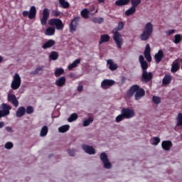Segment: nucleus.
I'll use <instances>...</instances> for the list:
<instances>
[{"label":"nucleus","mask_w":182,"mask_h":182,"mask_svg":"<svg viewBox=\"0 0 182 182\" xmlns=\"http://www.w3.org/2000/svg\"><path fill=\"white\" fill-rule=\"evenodd\" d=\"M123 28H124V23H123V21H119L115 28L112 30V38L118 49H122V46H123V43L124 42L122 34L119 32V31H123Z\"/></svg>","instance_id":"nucleus-1"},{"label":"nucleus","mask_w":182,"mask_h":182,"mask_svg":"<svg viewBox=\"0 0 182 182\" xmlns=\"http://www.w3.org/2000/svg\"><path fill=\"white\" fill-rule=\"evenodd\" d=\"M134 95L135 100H140L141 97L145 96L146 91H144V89L141 88L140 86L137 85H134L131 86L128 90V91L127 92V97H132Z\"/></svg>","instance_id":"nucleus-2"},{"label":"nucleus","mask_w":182,"mask_h":182,"mask_svg":"<svg viewBox=\"0 0 182 182\" xmlns=\"http://www.w3.org/2000/svg\"><path fill=\"white\" fill-rule=\"evenodd\" d=\"M153 31H154L153 24L150 22L147 23L144 26V31L140 36L141 41H148L150 36L153 35Z\"/></svg>","instance_id":"nucleus-3"},{"label":"nucleus","mask_w":182,"mask_h":182,"mask_svg":"<svg viewBox=\"0 0 182 182\" xmlns=\"http://www.w3.org/2000/svg\"><path fill=\"white\" fill-rule=\"evenodd\" d=\"M48 23L51 26H55L57 31H62L65 28L63 22L60 18H51L49 20Z\"/></svg>","instance_id":"nucleus-4"},{"label":"nucleus","mask_w":182,"mask_h":182,"mask_svg":"<svg viewBox=\"0 0 182 182\" xmlns=\"http://www.w3.org/2000/svg\"><path fill=\"white\" fill-rule=\"evenodd\" d=\"M21 76H19V74L16 73L11 84V89H13V90H16L18 87H21Z\"/></svg>","instance_id":"nucleus-5"},{"label":"nucleus","mask_w":182,"mask_h":182,"mask_svg":"<svg viewBox=\"0 0 182 182\" xmlns=\"http://www.w3.org/2000/svg\"><path fill=\"white\" fill-rule=\"evenodd\" d=\"M22 15L25 18H26V16H28V19H33L36 17V7H35V6H32L30 8L29 11H23Z\"/></svg>","instance_id":"nucleus-6"},{"label":"nucleus","mask_w":182,"mask_h":182,"mask_svg":"<svg viewBox=\"0 0 182 182\" xmlns=\"http://www.w3.org/2000/svg\"><path fill=\"white\" fill-rule=\"evenodd\" d=\"M100 160L103 163L105 168H112V164L110 163V161H109V158L107 157V154L106 153L102 152L100 154Z\"/></svg>","instance_id":"nucleus-7"},{"label":"nucleus","mask_w":182,"mask_h":182,"mask_svg":"<svg viewBox=\"0 0 182 182\" xmlns=\"http://www.w3.org/2000/svg\"><path fill=\"white\" fill-rule=\"evenodd\" d=\"M121 113L124 115L125 119H132V117H134V109H132L130 108H123L121 110Z\"/></svg>","instance_id":"nucleus-8"},{"label":"nucleus","mask_w":182,"mask_h":182,"mask_svg":"<svg viewBox=\"0 0 182 182\" xmlns=\"http://www.w3.org/2000/svg\"><path fill=\"white\" fill-rule=\"evenodd\" d=\"M79 21H80V17H75L70 23V31L76 32L77 25H79Z\"/></svg>","instance_id":"nucleus-9"},{"label":"nucleus","mask_w":182,"mask_h":182,"mask_svg":"<svg viewBox=\"0 0 182 182\" xmlns=\"http://www.w3.org/2000/svg\"><path fill=\"white\" fill-rule=\"evenodd\" d=\"M153 79V73L149 72L148 73L146 71H142V75H141V82H144L145 83H147L150 82Z\"/></svg>","instance_id":"nucleus-10"},{"label":"nucleus","mask_w":182,"mask_h":182,"mask_svg":"<svg viewBox=\"0 0 182 182\" xmlns=\"http://www.w3.org/2000/svg\"><path fill=\"white\" fill-rule=\"evenodd\" d=\"M49 10L48 9H44L43 10V17L41 18V23L43 26H45L48 23V19H49Z\"/></svg>","instance_id":"nucleus-11"},{"label":"nucleus","mask_w":182,"mask_h":182,"mask_svg":"<svg viewBox=\"0 0 182 182\" xmlns=\"http://www.w3.org/2000/svg\"><path fill=\"white\" fill-rule=\"evenodd\" d=\"M7 100L11 105H14L15 107H18L19 106V101L16 99V96L14 94H8Z\"/></svg>","instance_id":"nucleus-12"},{"label":"nucleus","mask_w":182,"mask_h":182,"mask_svg":"<svg viewBox=\"0 0 182 182\" xmlns=\"http://www.w3.org/2000/svg\"><path fill=\"white\" fill-rule=\"evenodd\" d=\"M151 51V48H150V44H146L145 47V50L144 52V58L146 59L147 62H151V54L150 52Z\"/></svg>","instance_id":"nucleus-13"},{"label":"nucleus","mask_w":182,"mask_h":182,"mask_svg":"<svg viewBox=\"0 0 182 182\" xmlns=\"http://www.w3.org/2000/svg\"><path fill=\"white\" fill-rule=\"evenodd\" d=\"M113 85H114V80L105 79L102 82L101 87L106 90L109 89V87H111V86H113Z\"/></svg>","instance_id":"nucleus-14"},{"label":"nucleus","mask_w":182,"mask_h":182,"mask_svg":"<svg viewBox=\"0 0 182 182\" xmlns=\"http://www.w3.org/2000/svg\"><path fill=\"white\" fill-rule=\"evenodd\" d=\"M82 149L85 153H87V154H96V151L95 150V148L93 146L82 144Z\"/></svg>","instance_id":"nucleus-15"},{"label":"nucleus","mask_w":182,"mask_h":182,"mask_svg":"<svg viewBox=\"0 0 182 182\" xmlns=\"http://www.w3.org/2000/svg\"><path fill=\"white\" fill-rule=\"evenodd\" d=\"M161 146L164 150L168 151V150L173 147V142H171V141H163Z\"/></svg>","instance_id":"nucleus-16"},{"label":"nucleus","mask_w":182,"mask_h":182,"mask_svg":"<svg viewBox=\"0 0 182 182\" xmlns=\"http://www.w3.org/2000/svg\"><path fill=\"white\" fill-rule=\"evenodd\" d=\"M107 66H108L109 70H112V72L117 70L118 68L117 64L114 63L112 59L107 60Z\"/></svg>","instance_id":"nucleus-17"},{"label":"nucleus","mask_w":182,"mask_h":182,"mask_svg":"<svg viewBox=\"0 0 182 182\" xmlns=\"http://www.w3.org/2000/svg\"><path fill=\"white\" fill-rule=\"evenodd\" d=\"M163 58H164V53H163V50H159L154 56L156 63H160Z\"/></svg>","instance_id":"nucleus-18"},{"label":"nucleus","mask_w":182,"mask_h":182,"mask_svg":"<svg viewBox=\"0 0 182 182\" xmlns=\"http://www.w3.org/2000/svg\"><path fill=\"white\" fill-rule=\"evenodd\" d=\"M65 84H66V77L65 76L60 77L55 80V85L59 87H63V86H65Z\"/></svg>","instance_id":"nucleus-19"},{"label":"nucleus","mask_w":182,"mask_h":182,"mask_svg":"<svg viewBox=\"0 0 182 182\" xmlns=\"http://www.w3.org/2000/svg\"><path fill=\"white\" fill-rule=\"evenodd\" d=\"M1 109H3L1 111L2 112L6 115L9 116V114L11 113L10 110L12 109V107L10 105H8V104L3 103L1 105Z\"/></svg>","instance_id":"nucleus-20"},{"label":"nucleus","mask_w":182,"mask_h":182,"mask_svg":"<svg viewBox=\"0 0 182 182\" xmlns=\"http://www.w3.org/2000/svg\"><path fill=\"white\" fill-rule=\"evenodd\" d=\"M26 114V109H25V107H18L16 112V117H22L23 116H25Z\"/></svg>","instance_id":"nucleus-21"},{"label":"nucleus","mask_w":182,"mask_h":182,"mask_svg":"<svg viewBox=\"0 0 182 182\" xmlns=\"http://www.w3.org/2000/svg\"><path fill=\"white\" fill-rule=\"evenodd\" d=\"M110 41V36L109 34H102L100 36V41H99V45L105 43V42H109Z\"/></svg>","instance_id":"nucleus-22"},{"label":"nucleus","mask_w":182,"mask_h":182,"mask_svg":"<svg viewBox=\"0 0 182 182\" xmlns=\"http://www.w3.org/2000/svg\"><path fill=\"white\" fill-rule=\"evenodd\" d=\"M179 70H180V63H178L177 60L173 61L172 63L171 72H172V73H176V72L178 71Z\"/></svg>","instance_id":"nucleus-23"},{"label":"nucleus","mask_w":182,"mask_h":182,"mask_svg":"<svg viewBox=\"0 0 182 182\" xmlns=\"http://www.w3.org/2000/svg\"><path fill=\"white\" fill-rule=\"evenodd\" d=\"M130 4V0H117L115 1V5L117 6H124Z\"/></svg>","instance_id":"nucleus-24"},{"label":"nucleus","mask_w":182,"mask_h":182,"mask_svg":"<svg viewBox=\"0 0 182 182\" xmlns=\"http://www.w3.org/2000/svg\"><path fill=\"white\" fill-rule=\"evenodd\" d=\"M136 8H137V6L132 4L131 8L125 11L126 16H130V15H133V14L136 12Z\"/></svg>","instance_id":"nucleus-25"},{"label":"nucleus","mask_w":182,"mask_h":182,"mask_svg":"<svg viewBox=\"0 0 182 182\" xmlns=\"http://www.w3.org/2000/svg\"><path fill=\"white\" fill-rule=\"evenodd\" d=\"M53 45H55V40L50 39L43 45L42 48L43 49H48L52 48Z\"/></svg>","instance_id":"nucleus-26"},{"label":"nucleus","mask_w":182,"mask_h":182,"mask_svg":"<svg viewBox=\"0 0 182 182\" xmlns=\"http://www.w3.org/2000/svg\"><path fill=\"white\" fill-rule=\"evenodd\" d=\"M46 36H53L55 35V27H48L45 31Z\"/></svg>","instance_id":"nucleus-27"},{"label":"nucleus","mask_w":182,"mask_h":182,"mask_svg":"<svg viewBox=\"0 0 182 182\" xmlns=\"http://www.w3.org/2000/svg\"><path fill=\"white\" fill-rule=\"evenodd\" d=\"M163 85H170L171 83V75H165L164 79L162 80Z\"/></svg>","instance_id":"nucleus-28"},{"label":"nucleus","mask_w":182,"mask_h":182,"mask_svg":"<svg viewBox=\"0 0 182 182\" xmlns=\"http://www.w3.org/2000/svg\"><path fill=\"white\" fill-rule=\"evenodd\" d=\"M80 63V59H76L71 64H70L68 67V70H72V69L76 68L77 65Z\"/></svg>","instance_id":"nucleus-29"},{"label":"nucleus","mask_w":182,"mask_h":182,"mask_svg":"<svg viewBox=\"0 0 182 182\" xmlns=\"http://www.w3.org/2000/svg\"><path fill=\"white\" fill-rule=\"evenodd\" d=\"M58 1L60 6L64 9H68V8L70 6V4H69V2L66 1V0H58Z\"/></svg>","instance_id":"nucleus-30"},{"label":"nucleus","mask_w":182,"mask_h":182,"mask_svg":"<svg viewBox=\"0 0 182 182\" xmlns=\"http://www.w3.org/2000/svg\"><path fill=\"white\" fill-rule=\"evenodd\" d=\"M59 58V53L56 51H53L49 55L50 60H56Z\"/></svg>","instance_id":"nucleus-31"},{"label":"nucleus","mask_w":182,"mask_h":182,"mask_svg":"<svg viewBox=\"0 0 182 182\" xmlns=\"http://www.w3.org/2000/svg\"><path fill=\"white\" fill-rule=\"evenodd\" d=\"M89 14H90V11L87 9H84L81 11V16L84 18V19H88L89 18Z\"/></svg>","instance_id":"nucleus-32"},{"label":"nucleus","mask_w":182,"mask_h":182,"mask_svg":"<svg viewBox=\"0 0 182 182\" xmlns=\"http://www.w3.org/2000/svg\"><path fill=\"white\" fill-rule=\"evenodd\" d=\"M75 120H77V114L73 113L70 114V117H68V122L72 123V122H75Z\"/></svg>","instance_id":"nucleus-33"},{"label":"nucleus","mask_w":182,"mask_h":182,"mask_svg":"<svg viewBox=\"0 0 182 182\" xmlns=\"http://www.w3.org/2000/svg\"><path fill=\"white\" fill-rule=\"evenodd\" d=\"M63 73H65V70H63V68H57L55 71V76L59 77V76H61Z\"/></svg>","instance_id":"nucleus-34"},{"label":"nucleus","mask_w":182,"mask_h":182,"mask_svg":"<svg viewBox=\"0 0 182 182\" xmlns=\"http://www.w3.org/2000/svg\"><path fill=\"white\" fill-rule=\"evenodd\" d=\"M48 134V127L46 126H43L41 128V132H40V136L41 137H45Z\"/></svg>","instance_id":"nucleus-35"},{"label":"nucleus","mask_w":182,"mask_h":182,"mask_svg":"<svg viewBox=\"0 0 182 182\" xmlns=\"http://www.w3.org/2000/svg\"><path fill=\"white\" fill-rule=\"evenodd\" d=\"M92 122H93V118L90 117L83 121L82 126L84 127H87V126H89V124H90V123H92Z\"/></svg>","instance_id":"nucleus-36"},{"label":"nucleus","mask_w":182,"mask_h":182,"mask_svg":"<svg viewBox=\"0 0 182 182\" xmlns=\"http://www.w3.org/2000/svg\"><path fill=\"white\" fill-rule=\"evenodd\" d=\"M69 125H63L58 128V132H60V133H66V132L69 130Z\"/></svg>","instance_id":"nucleus-37"},{"label":"nucleus","mask_w":182,"mask_h":182,"mask_svg":"<svg viewBox=\"0 0 182 182\" xmlns=\"http://www.w3.org/2000/svg\"><path fill=\"white\" fill-rule=\"evenodd\" d=\"M43 68H45L43 65L36 68L35 70L31 72V75H38L39 72H42V70H43Z\"/></svg>","instance_id":"nucleus-38"},{"label":"nucleus","mask_w":182,"mask_h":182,"mask_svg":"<svg viewBox=\"0 0 182 182\" xmlns=\"http://www.w3.org/2000/svg\"><path fill=\"white\" fill-rule=\"evenodd\" d=\"M177 124L176 126H182V113H179L176 117Z\"/></svg>","instance_id":"nucleus-39"},{"label":"nucleus","mask_w":182,"mask_h":182,"mask_svg":"<svg viewBox=\"0 0 182 182\" xmlns=\"http://www.w3.org/2000/svg\"><path fill=\"white\" fill-rule=\"evenodd\" d=\"M140 65H141L142 72H145L147 70V69H149V63H147L146 61L144 63H141Z\"/></svg>","instance_id":"nucleus-40"},{"label":"nucleus","mask_w":182,"mask_h":182,"mask_svg":"<svg viewBox=\"0 0 182 182\" xmlns=\"http://www.w3.org/2000/svg\"><path fill=\"white\" fill-rule=\"evenodd\" d=\"M152 100L154 103H155V105H160V103H161V99L160 98V97L156 95L153 96Z\"/></svg>","instance_id":"nucleus-41"},{"label":"nucleus","mask_w":182,"mask_h":182,"mask_svg":"<svg viewBox=\"0 0 182 182\" xmlns=\"http://www.w3.org/2000/svg\"><path fill=\"white\" fill-rule=\"evenodd\" d=\"M125 117L123 114V113H121V114L118 115L116 118L115 120L117 122V123H120V122H122V120H124Z\"/></svg>","instance_id":"nucleus-42"},{"label":"nucleus","mask_w":182,"mask_h":182,"mask_svg":"<svg viewBox=\"0 0 182 182\" xmlns=\"http://www.w3.org/2000/svg\"><path fill=\"white\" fill-rule=\"evenodd\" d=\"M174 38V43H176V45L181 42V35L176 34L175 35Z\"/></svg>","instance_id":"nucleus-43"},{"label":"nucleus","mask_w":182,"mask_h":182,"mask_svg":"<svg viewBox=\"0 0 182 182\" xmlns=\"http://www.w3.org/2000/svg\"><path fill=\"white\" fill-rule=\"evenodd\" d=\"M33 107L31 106H28L26 107V113H27V114H32V113H33Z\"/></svg>","instance_id":"nucleus-44"},{"label":"nucleus","mask_w":182,"mask_h":182,"mask_svg":"<svg viewBox=\"0 0 182 182\" xmlns=\"http://www.w3.org/2000/svg\"><path fill=\"white\" fill-rule=\"evenodd\" d=\"M131 5H134L135 6H138L140 4H141V0H130Z\"/></svg>","instance_id":"nucleus-45"},{"label":"nucleus","mask_w":182,"mask_h":182,"mask_svg":"<svg viewBox=\"0 0 182 182\" xmlns=\"http://www.w3.org/2000/svg\"><path fill=\"white\" fill-rule=\"evenodd\" d=\"M92 21L93 22L97 23H103V22L105 21V19H103V18H93Z\"/></svg>","instance_id":"nucleus-46"},{"label":"nucleus","mask_w":182,"mask_h":182,"mask_svg":"<svg viewBox=\"0 0 182 182\" xmlns=\"http://www.w3.org/2000/svg\"><path fill=\"white\" fill-rule=\"evenodd\" d=\"M52 14L55 17L60 16V15H62V12L58 10H53Z\"/></svg>","instance_id":"nucleus-47"},{"label":"nucleus","mask_w":182,"mask_h":182,"mask_svg":"<svg viewBox=\"0 0 182 182\" xmlns=\"http://www.w3.org/2000/svg\"><path fill=\"white\" fill-rule=\"evenodd\" d=\"M14 147V144L12 142H7L5 144V149H7L8 150H10V149H12Z\"/></svg>","instance_id":"nucleus-48"},{"label":"nucleus","mask_w":182,"mask_h":182,"mask_svg":"<svg viewBox=\"0 0 182 182\" xmlns=\"http://www.w3.org/2000/svg\"><path fill=\"white\" fill-rule=\"evenodd\" d=\"M159 143H160V138L157 136L154 137V142L152 143V144H154V146H157Z\"/></svg>","instance_id":"nucleus-49"},{"label":"nucleus","mask_w":182,"mask_h":182,"mask_svg":"<svg viewBox=\"0 0 182 182\" xmlns=\"http://www.w3.org/2000/svg\"><path fill=\"white\" fill-rule=\"evenodd\" d=\"M68 153L69 156H71V157H73V156H75V150L73 149H68Z\"/></svg>","instance_id":"nucleus-50"},{"label":"nucleus","mask_w":182,"mask_h":182,"mask_svg":"<svg viewBox=\"0 0 182 182\" xmlns=\"http://www.w3.org/2000/svg\"><path fill=\"white\" fill-rule=\"evenodd\" d=\"M174 32H176V30H175V29L168 30V31L166 32V35H167V36H170V35H173V33H174Z\"/></svg>","instance_id":"nucleus-51"},{"label":"nucleus","mask_w":182,"mask_h":182,"mask_svg":"<svg viewBox=\"0 0 182 182\" xmlns=\"http://www.w3.org/2000/svg\"><path fill=\"white\" fill-rule=\"evenodd\" d=\"M139 63H143L146 62L144 60V57L142 55H139Z\"/></svg>","instance_id":"nucleus-52"},{"label":"nucleus","mask_w":182,"mask_h":182,"mask_svg":"<svg viewBox=\"0 0 182 182\" xmlns=\"http://www.w3.org/2000/svg\"><path fill=\"white\" fill-rule=\"evenodd\" d=\"M6 130L9 133H13L14 132V130H12V127H6Z\"/></svg>","instance_id":"nucleus-53"},{"label":"nucleus","mask_w":182,"mask_h":182,"mask_svg":"<svg viewBox=\"0 0 182 182\" xmlns=\"http://www.w3.org/2000/svg\"><path fill=\"white\" fill-rule=\"evenodd\" d=\"M82 90H83V85H78L77 91L78 92H82Z\"/></svg>","instance_id":"nucleus-54"},{"label":"nucleus","mask_w":182,"mask_h":182,"mask_svg":"<svg viewBox=\"0 0 182 182\" xmlns=\"http://www.w3.org/2000/svg\"><path fill=\"white\" fill-rule=\"evenodd\" d=\"M5 116L6 115L2 112V110H0V119L1 117H5Z\"/></svg>","instance_id":"nucleus-55"},{"label":"nucleus","mask_w":182,"mask_h":182,"mask_svg":"<svg viewBox=\"0 0 182 182\" xmlns=\"http://www.w3.org/2000/svg\"><path fill=\"white\" fill-rule=\"evenodd\" d=\"M4 126H5V122H0V129H2V127H4Z\"/></svg>","instance_id":"nucleus-56"},{"label":"nucleus","mask_w":182,"mask_h":182,"mask_svg":"<svg viewBox=\"0 0 182 182\" xmlns=\"http://www.w3.org/2000/svg\"><path fill=\"white\" fill-rule=\"evenodd\" d=\"M122 83H126V77H122Z\"/></svg>","instance_id":"nucleus-57"},{"label":"nucleus","mask_w":182,"mask_h":182,"mask_svg":"<svg viewBox=\"0 0 182 182\" xmlns=\"http://www.w3.org/2000/svg\"><path fill=\"white\" fill-rule=\"evenodd\" d=\"M100 4H105V0H98Z\"/></svg>","instance_id":"nucleus-58"},{"label":"nucleus","mask_w":182,"mask_h":182,"mask_svg":"<svg viewBox=\"0 0 182 182\" xmlns=\"http://www.w3.org/2000/svg\"><path fill=\"white\" fill-rule=\"evenodd\" d=\"M4 60V58H2V56H0V63L1 62H2Z\"/></svg>","instance_id":"nucleus-59"},{"label":"nucleus","mask_w":182,"mask_h":182,"mask_svg":"<svg viewBox=\"0 0 182 182\" xmlns=\"http://www.w3.org/2000/svg\"><path fill=\"white\" fill-rule=\"evenodd\" d=\"M70 77H73V74L70 75Z\"/></svg>","instance_id":"nucleus-60"}]
</instances>
